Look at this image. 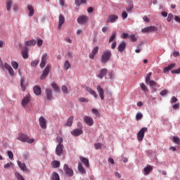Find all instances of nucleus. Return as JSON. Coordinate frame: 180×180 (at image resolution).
Returning a JSON list of instances; mask_svg holds the SVG:
<instances>
[{
    "label": "nucleus",
    "mask_w": 180,
    "mask_h": 180,
    "mask_svg": "<svg viewBox=\"0 0 180 180\" xmlns=\"http://www.w3.org/2000/svg\"><path fill=\"white\" fill-rule=\"evenodd\" d=\"M112 57V52L110 50L105 51L101 56V63L106 64Z\"/></svg>",
    "instance_id": "nucleus-1"
},
{
    "label": "nucleus",
    "mask_w": 180,
    "mask_h": 180,
    "mask_svg": "<svg viewBox=\"0 0 180 180\" xmlns=\"http://www.w3.org/2000/svg\"><path fill=\"white\" fill-rule=\"evenodd\" d=\"M148 84H149L150 86H151L152 88H154V86H155L157 85V83L154 80H150Z\"/></svg>",
    "instance_id": "nucleus-44"
},
{
    "label": "nucleus",
    "mask_w": 180,
    "mask_h": 180,
    "mask_svg": "<svg viewBox=\"0 0 180 180\" xmlns=\"http://www.w3.org/2000/svg\"><path fill=\"white\" fill-rule=\"evenodd\" d=\"M38 47H41L43 46V40L40 39H37V43Z\"/></svg>",
    "instance_id": "nucleus-55"
},
{
    "label": "nucleus",
    "mask_w": 180,
    "mask_h": 180,
    "mask_svg": "<svg viewBox=\"0 0 180 180\" xmlns=\"http://www.w3.org/2000/svg\"><path fill=\"white\" fill-rule=\"evenodd\" d=\"M158 28L155 26L146 27L142 29V33H148L150 32H156Z\"/></svg>",
    "instance_id": "nucleus-10"
},
{
    "label": "nucleus",
    "mask_w": 180,
    "mask_h": 180,
    "mask_svg": "<svg viewBox=\"0 0 180 180\" xmlns=\"http://www.w3.org/2000/svg\"><path fill=\"white\" fill-rule=\"evenodd\" d=\"M11 65L14 70H18V68H19V64L15 60L11 61Z\"/></svg>",
    "instance_id": "nucleus-37"
},
{
    "label": "nucleus",
    "mask_w": 180,
    "mask_h": 180,
    "mask_svg": "<svg viewBox=\"0 0 180 180\" xmlns=\"http://www.w3.org/2000/svg\"><path fill=\"white\" fill-rule=\"evenodd\" d=\"M6 6L8 12L11 11V8H12V0L7 1Z\"/></svg>",
    "instance_id": "nucleus-33"
},
{
    "label": "nucleus",
    "mask_w": 180,
    "mask_h": 180,
    "mask_svg": "<svg viewBox=\"0 0 180 180\" xmlns=\"http://www.w3.org/2000/svg\"><path fill=\"white\" fill-rule=\"evenodd\" d=\"M64 67L66 71L70 69V67H71V64H70V62L68 60H66L65 62Z\"/></svg>",
    "instance_id": "nucleus-41"
},
{
    "label": "nucleus",
    "mask_w": 180,
    "mask_h": 180,
    "mask_svg": "<svg viewBox=\"0 0 180 180\" xmlns=\"http://www.w3.org/2000/svg\"><path fill=\"white\" fill-rule=\"evenodd\" d=\"M115 39H116V32L112 33V36L109 39V43H112Z\"/></svg>",
    "instance_id": "nucleus-46"
},
{
    "label": "nucleus",
    "mask_w": 180,
    "mask_h": 180,
    "mask_svg": "<svg viewBox=\"0 0 180 180\" xmlns=\"http://www.w3.org/2000/svg\"><path fill=\"white\" fill-rule=\"evenodd\" d=\"M64 153V145L58 144L56 148V155H61Z\"/></svg>",
    "instance_id": "nucleus-9"
},
{
    "label": "nucleus",
    "mask_w": 180,
    "mask_h": 180,
    "mask_svg": "<svg viewBox=\"0 0 180 180\" xmlns=\"http://www.w3.org/2000/svg\"><path fill=\"white\" fill-rule=\"evenodd\" d=\"M27 9L30 11L29 16H33L34 15V8H33V6L32 5H28Z\"/></svg>",
    "instance_id": "nucleus-30"
},
{
    "label": "nucleus",
    "mask_w": 180,
    "mask_h": 180,
    "mask_svg": "<svg viewBox=\"0 0 180 180\" xmlns=\"http://www.w3.org/2000/svg\"><path fill=\"white\" fill-rule=\"evenodd\" d=\"M84 131H82V128L76 129L71 131V134L72 136H75L76 137H78V136H81Z\"/></svg>",
    "instance_id": "nucleus-14"
},
{
    "label": "nucleus",
    "mask_w": 180,
    "mask_h": 180,
    "mask_svg": "<svg viewBox=\"0 0 180 180\" xmlns=\"http://www.w3.org/2000/svg\"><path fill=\"white\" fill-rule=\"evenodd\" d=\"M23 82H25V79L22 78L20 79V86H21L22 91H26V87L25 86V85H23Z\"/></svg>",
    "instance_id": "nucleus-49"
},
{
    "label": "nucleus",
    "mask_w": 180,
    "mask_h": 180,
    "mask_svg": "<svg viewBox=\"0 0 180 180\" xmlns=\"http://www.w3.org/2000/svg\"><path fill=\"white\" fill-rule=\"evenodd\" d=\"M75 5L80 6L82 4H86V0H75Z\"/></svg>",
    "instance_id": "nucleus-35"
},
{
    "label": "nucleus",
    "mask_w": 180,
    "mask_h": 180,
    "mask_svg": "<svg viewBox=\"0 0 180 180\" xmlns=\"http://www.w3.org/2000/svg\"><path fill=\"white\" fill-rule=\"evenodd\" d=\"M99 51V46H96L93 49L91 53L89 54V58H91L94 60V57L98 53V51Z\"/></svg>",
    "instance_id": "nucleus-17"
},
{
    "label": "nucleus",
    "mask_w": 180,
    "mask_h": 180,
    "mask_svg": "<svg viewBox=\"0 0 180 180\" xmlns=\"http://www.w3.org/2000/svg\"><path fill=\"white\" fill-rule=\"evenodd\" d=\"M128 15L126 11H123L122 13V19H126L127 18Z\"/></svg>",
    "instance_id": "nucleus-60"
},
{
    "label": "nucleus",
    "mask_w": 180,
    "mask_h": 180,
    "mask_svg": "<svg viewBox=\"0 0 180 180\" xmlns=\"http://www.w3.org/2000/svg\"><path fill=\"white\" fill-rule=\"evenodd\" d=\"M172 108H173L175 110H176L177 109H179V103H176V104H174V105H172Z\"/></svg>",
    "instance_id": "nucleus-64"
},
{
    "label": "nucleus",
    "mask_w": 180,
    "mask_h": 180,
    "mask_svg": "<svg viewBox=\"0 0 180 180\" xmlns=\"http://www.w3.org/2000/svg\"><path fill=\"white\" fill-rule=\"evenodd\" d=\"M172 18H174V15L172 13H169L167 16V22H171Z\"/></svg>",
    "instance_id": "nucleus-61"
},
{
    "label": "nucleus",
    "mask_w": 180,
    "mask_h": 180,
    "mask_svg": "<svg viewBox=\"0 0 180 180\" xmlns=\"http://www.w3.org/2000/svg\"><path fill=\"white\" fill-rule=\"evenodd\" d=\"M173 142L175 144H177V146H180V139L178 136H174L173 137Z\"/></svg>",
    "instance_id": "nucleus-39"
},
{
    "label": "nucleus",
    "mask_w": 180,
    "mask_h": 180,
    "mask_svg": "<svg viewBox=\"0 0 180 180\" xmlns=\"http://www.w3.org/2000/svg\"><path fill=\"white\" fill-rule=\"evenodd\" d=\"M46 96L48 101H51V99L53 98V91L50 89H46Z\"/></svg>",
    "instance_id": "nucleus-18"
},
{
    "label": "nucleus",
    "mask_w": 180,
    "mask_h": 180,
    "mask_svg": "<svg viewBox=\"0 0 180 180\" xmlns=\"http://www.w3.org/2000/svg\"><path fill=\"white\" fill-rule=\"evenodd\" d=\"M17 140L22 143H27V140H29V136L25 134H19L17 136Z\"/></svg>",
    "instance_id": "nucleus-7"
},
{
    "label": "nucleus",
    "mask_w": 180,
    "mask_h": 180,
    "mask_svg": "<svg viewBox=\"0 0 180 180\" xmlns=\"http://www.w3.org/2000/svg\"><path fill=\"white\" fill-rule=\"evenodd\" d=\"M175 65H176V64L172 63L169 65L167 67L164 68L163 69L164 72H168V71H171V70H172V68H174Z\"/></svg>",
    "instance_id": "nucleus-28"
},
{
    "label": "nucleus",
    "mask_w": 180,
    "mask_h": 180,
    "mask_svg": "<svg viewBox=\"0 0 180 180\" xmlns=\"http://www.w3.org/2000/svg\"><path fill=\"white\" fill-rule=\"evenodd\" d=\"M141 88L142 90L144 91V92H146V91H148L147 86H146L144 83L141 84Z\"/></svg>",
    "instance_id": "nucleus-56"
},
{
    "label": "nucleus",
    "mask_w": 180,
    "mask_h": 180,
    "mask_svg": "<svg viewBox=\"0 0 180 180\" xmlns=\"http://www.w3.org/2000/svg\"><path fill=\"white\" fill-rule=\"evenodd\" d=\"M143 119V114L141 112H138L136 115V120H141Z\"/></svg>",
    "instance_id": "nucleus-45"
},
{
    "label": "nucleus",
    "mask_w": 180,
    "mask_h": 180,
    "mask_svg": "<svg viewBox=\"0 0 180 180\" xmlns=\"http://www.w3.org/2000/svg\"><path fill=\"white\" fill-rule=\"evenodd\" d=\"M117 19H119V16L112 14L108 17L106 22L107 23H115V22H116Z\"/></svg>",
    "instance_id": "nucleus-8"
},
{
    "label": "nucleus",
    "mask_w": 180,
    "mask_h": 180,
    "mask_svg": "<svg viewBox=\"0 0 180 180\" xmlns=\"http://www.w3.org/2000/svg\"><path fill=\"white\" fill-rule=\"evenodd\" d=\"M171 103H175V102H178V98L175 96H172L170 101Z\"/></svg>",
    "instance_id": "nucleus-59"
},
{
    "label": "nucleus",
    "mask_w": 180,
    "mask_h": 180,
    "mask_svg": "<svg viewBox=\"0 0 180 180\" xmlns=\"http://www.w3.org/2000/svg\"><path fill=\"white\" fill-rule=\"evenodd\" d=\"M144 175H148L150 172L153 171V166L151 165H148L146 167L144 168Z\"/></svg>",
    "instance_id": "nucleus-26"
},
{
    "label": "nucleus",
    "mask_w": 180,
    "mask_h": 180,
    "mask_svg": "<svg viewBox=\"0 0 180 180\" xmlns=\"http://www.w3.org/2000/svg\"><path fill=\"white\" fill-rule=\"evenodd\" d=\"M62 91H63V94H65V95H68V88H67L66 85L62 86Z\"/></svg>",
    "instance_id": "nucleus-42"
},
{
    "label": "nucleus",
    "mask_w": 180,
    "mask_h": 180,
    "mask_svg": "<svg viewBox=\"0 0 180 180\" xmlns=\"http://www.w3.org/2000/svg\"><path fill=\"white\" fill-rule=\"evenodd\" d=\"M36 40L32 39L30 41H27L25 42V49H27V47H32L33 46H36Z\"/></svg>",
    "instance_id": "nucleus-20"
},
{
    "label": "nucleus",
    "mask_w": 180,
    "mask_h": 180,
    "mask_svg": "<svg viewBox=\"0 0 180 180\" xmlns=\"http://www.w3.org/2000/svg\"><path fill=\"white\" fill-rule=\"evenodd\" d=\"M51 180H60V175L58 173L53 172Z\"/></svg>",
    "instance_id": "nucleus-36"
},
{
    "label": "nucleus",
    "mask_w": 180,
    "mask_h": 180,
    "mask_svg": "<svg viewBox=\"0 0 180 180\" xmlns=\"http://www.w3.org/2000/svg\"><path fill=\"white\" fill-rule=\"evenodd\" d=\"M172 74H180V68L177 70H172Z\"/></svg>",
    "instance_id": "nucleus-63"
},
{
    "label": "nucleus",
    "mask_w": 180,
    "mask_h": 180,
    "mask_svg": "<svg viewBox=\"0 0 180 180\" xmlns=\"http://www.w3.org/2000/svg\"><path fill=\"white\" fill-rule=\"evenodd\" d=\"M80 160L85 165L86 168H89V160L82 156L80 157Z\"/></svg>",
    "instance_id": "nucleus-25"
},
{
    "label": "nucleus",
    "mask_w": 180,
    "mask_h": 180,
    "mask_svg": "<svg viewBox=\"0 0 180 180\" xmlns=\"http://www.w3.org/2000/svg\"><path fill=\"white\" fill-rule=\"evenodd\" d=\"M51 165L53 168H58L60 165V161L58 160H53L51 163Z\"/></svg>",
    "instance_id": "nucleus-32"
},
{
    "label": "nucleus",
    "mask_w": 180,
    "mask_h": 180,
    "mask_svg": "<svg viewBox=\"0 0 180 180\" xmlns=\"http://www.w3.org/2000/svg\"><path fill=\"white\" fill-rule=\"evenodd\" d=\"M72 120H74V117L72 116L70 117L67 120L66 126L71 127V126H72Z\"/></svg>",
    "instance_id": "nucleus-31"
},
{
    "label": "nucleus",
    "mask_w": 180,
    "mask_h": 180,
    "mask_svg": "<svg viewBox=\"0 0 180 180\" xmlns=\"http://www.w3.org/2000/svg\"><path fill=\"white\" fill-rule=\"evenodd\" d=\"M129 39L131 41H137V38H136V35H130Z\"/></svg>",
    "instance_id": "nucleus-57"
},
{
    "label": "nucleus",
    "mask_w": 180,
    "mask_h": 180,
    "mask_svg": "<svg viewBox=\"0 0 180 180\" xmlns=\"http://www.w3.org/2000/svg\"><path fill=\"white\" fill-rule=\"evenodd\" d=\"M108 74V69L103 68L100 70V73L98 75V78H103L105 75Z\"/></svg>",
    "instance_id": "nucleus-21"
},
{
    "label": "nucleus",
    "mask_w": 180,
    "mask_h": 180,
    "mask_svg": "<svg viewBox=\"0 0 180 180\" xmlns=\"http://www.w3.org/2000/svg\"><path fill=\"white\" fill-rule=\"evenodd\" d=\"M22 56L23 58H25V59H26L29 57V56L27 55V48H25L22 51Z\"/></svg>",
    "instance_id": "nucleus-34"
},
{
    "label": "nucleus",
    "mask_w": 180,
    "mask_h": 180,
    "mask_svg": "<svg viewBox=\"0 0 180 180\" xmlns=\"http://www.w3.org/2000/svg\"><path fill=\"white\" fill-rule=\"evenodd\" d=\"M148 129L147 127H143L139 130L137 134V139L139 141H142L143 139H144V134L146 131H148Z\"/></svg>",
    "instance_id": "nucleus-2"
},
{
    "label": "nucleus",
    "mask_w": 180,
    "mask_h": 180,
    "mask_svg": "<svg viewBox=\"0 0 180 180\" xmlns=\"http://www.w3.org/2000/svg\"><path fill=\"white\" fill-rule=\"evenodd\" d=\"M56 140L57 143H58V144H63V137L58 136Z\"/></svg>",
    "instance_id": "nucleus-50"
},
{
    "label": "nucleus",
    "mask_w": 180,
    "mask_h": 180,
    "mask_svg": "<svg viewBox=\"0 0 180 180\" xmlns=\"http://www.w3.org/2000/svg\"><path fill=\"white\" fill-rule=\"evenodd\" d=\"M124 49H126V42L122 41L118 46V51H120V53H123V51H124Z\"/></svg>",
    "instance_id": "nucleus-23"
},
{
    "label": "nucleus",
    "mask_w": 180,
    "mask_h": 180,
    "mask_svg": "<svg viewBox=\"0 0 180 180\" xmlns=\"http://www.w3.org/2000/svg\"><path fill=\"white\" fill-rule=\"evenodd\" d=\"M127 37H129V34H127V33H122L121 34L122 39H127Z\"/></svg>",
    "instance_id": "nucleus-62"
},
{
    "label": "nucleus",
    "mask_w": 180,
    "mask_h": 180,
    "mask_svg": "<svg viewBox=\"0 0 180 180\" xmlns=\"http://www.w3.org/2000/svg\"><path fill=\"white\" fill-rule=\"evenodd\" d=\"M77 22L79 25H84V23H86L88 22V16L82 15L77 18Z\"/></svg>",
    "instance_id": "nucleus-12"
},
{
    "label": "nucleus",
    "mask_w": 180,
    "mask_h": 180,
    "mask_svg": "<svg viewBox=\"0 0 180 180\" xmlns=\"http://www.w3.org/2000/svg\"><path fill=\"white\" fill-rule=\"evenodd\" d=\"M39 122L41 128H42L44 130L47 129V120H46V118H44V117H40L39 119Z\"/></svg>",
    "instance_id": "nucleus-5"
},
{
    "label": "nucleus",
    "mask_w": 180,
    "mask_h": 180,
    "mask_svg": "<svg viewBox=\"0 0 180 180\" xmlns=\"http://www.w3.org/2000/svg\"><path fill=\"white\" fill-rule=\"evenodd\" d=\"M133 8H134V6H133V4H129L128 7H127V12H131L133 10Z\"/></svg>",
    "instance_id": "nucleus-51"
},
{
    "label": "nucleus",
    "mask_w": 180,
    "mask_h": 180,
    "mask_svg": "<svg viewBox=\"0 0 180 180\" xmlns=\"http://www.w3.org/2000/svg\"><path fill=\"white\" fill-rule=\"evenodd\" d=\"M94 147H95L96 150H101V148H102V143H95Z\"/></svg>",
    "instance_id": "nucleus-48"
},
{
    "label": "nucleus",
    "mask_w": 180,
    "mask_h": 180,
    "mask_svg": "<svg viewBox=\"0 0 180 180\" xmlns=\"http://www.w3.org/2000/svg\"><path fill=\"white\" fill-rule=\"evenodd\" d=\"M51 86L56 92H60V87H58V85H57L56 83H52Z\"/></svg>",
    "instance_id": "nucleus-38"
},
{
    "label": "nucleus",
    "mask_w": 180,
    "mask_h": 180,
    "mask_svg": "<svg viewBox=\"0 0 180 180\" xmlns=\"http://www.w3.org/2000/svg\"><path fill=\"white\" fill-rule=\"evenodd\" d=\"M1 68H5L6 70H7V71H8V74L11 75V77L15 76V71L12 68V66H11L9 64H8L6 63H4V65H2Z\"/></svg>",
    "instance_id": "nucleus-3"
},
{
    "label": "nucleus",
    "mask_w": 180,
    "mask_h": 180,
    "mask_svg": "<svg viewBox=\"0 0 180 180\" xmlns=\"http://www.w3.org/2000/svg\"><path fill=\"white\" fill-rule=\"evenodd\" d=\"M64 22H65V18H64V15L60 14L59 15V23L58 26V29H61V27L63 26V25H64Z\"/></svg>",
    "instance_id": "nucleus-19"
},
{
    "label": "nucleus",
    "mask_w": 180,
    "mask_h": 180,
    "mask_svg": "<svg viewBox=\"0 0 180 180\" xmlns=\"http://www.w3.org/2000/svg\"><path fill=\"white\" fill-rule=\"evenodd\" d=\"M15 176H16L17 179H18V180H25L23 176L22 175H20V174H19V172H15Z\"/></svg>",
    "instance_id": "nucleus-47"
},
{
    "label": "nucleus",
    "mask_w": 180,
    "mask_h": 180,
    "mask_svg": "<svg viewBox=\"0 0 180 180\" xmlns=\"http://www.w3.org/2000/svg\"><path fill=\"white\" fill-rule=\"evenodd\" d=\"M151 75H152V73H151V72H148V73L146 75V84H148V82L151 80V79H150Z\"/></svg>",
    "instance_id": "nucleus-40"
},
{
    "label": "nucleus",
    "mask_w": 180,
    "mask_h": 180,
    "mask_svg": "<svg viewBox=\"0 0 180 180\" xmlns=\"http://www.w3.org/2000/svg\"><path fill=\"white\" fill-rule=\"evenodd\" d=\"M79 102H84L85 103H88V99L84 97H80L78 99Z\"/></svg>",
    "instance_id": "nucleus-53"
},
{
    "label": "nucleus",
    "mask_w": 180,
    "mask_h": 180,
    "mask_svg": "<svg viewBox=\"0 0 180 180\" xmlns=\"http://www.w3.org/2000/svg\"><path fill=\"white\" fill-rule=\"evenodd\" d=\"M78 171L79 172H80V174H86V170H85V168L84 167V166H82V163L81 162L78 163Z\"/></svg>",
    "instance_id": "nucleus-22"
},
{
    "label": "nucleus",
    "mask_w": 180,
    "mask_h": 180,
    "mask_svg": "<svg viewBox=\"0 0 180 180\" xmlns=\"http://www.w3.org/2000/svg\"><path fill=\"white\" fill-rule=\"evenodd\" d=\"M33 91L35 95H37V96H39V95H41V88H40V86H34Z\"/></svg>",
    "instance_id": "nucleus-24"
},
{
    "label": "nucleus",
    "mask_w": 180,
    "mask_h": 180,
    "mask_svg": "<svg viewBox=\"0 0 180 180\" xmlns=\"http://www.w3.org/2000/svg\"><path fill=\"white\" fill-rule=\"evenodd\" d=\"M167 94H168V90H167V89L162 90L160 92L161 96H165V95H167Z\"/></svg>",
    "instance_id": "nucleus-58"
},
{
    "label": "nucleus",
    "mask_w": 180,
    "mask_h": 180,
    "mask_svg": "<svg viewBox=\"0 0 180 180\" xmlns=\"http://www.w3.org/2000/svg\"><path fill=\"white\" fill-rule=\"evenodd\" d=\"M49 58V55L47 53H44L41 56V60L40 63L41 68H44L47 63V59Z\"/></svg>",
    "instance_id": "nucleus-6"
},
{
    "label": "nucleus",
    "mask_w": 180,
    "mask_h": 180,
    "mask_svg": "<svg viewBox=\"0 0 180 180\" xmlns=\"http://www.w3.org/2000/svg\"><path fill=\"white\" fill-rule=\"evenodd\" d=\"M63 169L66 173V175H68V176L71 177L74 176V171L72 170V169L68 167V165H64Z\"/></svg>",
    "instance_id": "nucleus-4"
},
{
    "label": "nucleus",
    "mask_w": 180,
    "mask_h": 180,
    "mask_svg": "<svg viewBox=\"0 0 180 180\" xmlns=\"http://www.w3.org/2000/svg\"><path fill=\"white\" fill-rule=\"evenodd\" d=\"M12 167H13V163H12L11 162H9L4 165V168H6V169H9V168H12Z\"/></svg>",
    "instance_id": "nucleus-43"
},
{
    "label": "nucleus",
    "mask_w": 180,
    "mask_h": 180,
    "mask_svg": "<svg viewBox=\"0 0 180 180\" xmlns=\"http://www.w3.org/2000/svg\"><path fill=\"white\" fill-rule=\"evenodd\" d=\"M29 102H30V95H27L22 98L21 105L23 106V108H26V106H27L29 104Z\"/></svg>",
    "instance_id": "nucleus-11"
},
{
    "label": "nucleus",
    "mask_w": 180,
    "mask_h": 180,
    "mask_svg": "<svg viewBox=\"0 0 180 180\" xmlns=\"http://www.w3.org/2000/svg\"><path fill=\"white\" fill-rule=\"evenodd\" d=\"M86 91H87V92L89 93L91 95H93L94 98H98V94H96V91L92 90L91 87H86Z\"/></svg>",
    "instance_id": "nucleus-27"
},
{
    "label": "nucleus",
    "mask_w": 180,
    "mask_h": 180,
    "mask_svg": "<svg viewBox=\"0 0 180 180\" xmlns=\"http://www.w3.org/2000/svg\"><path fill=\"white\" fill-rule=\"evenodd\" d=\"M50 68H51L50 65H46V67L44 70L42 76L41 77V79H44V78H46V77L49 75V72H50Z\"/></svg>",
    "instance_id": "nucleus-15"
},
{
    "label": "nucleus",
    "mask_w": 180,
    "mask_h": 180,
    "mask_svg": "<svg viewBox=\"0 0 180 180\" xmlns=\"http://www.w3.org/2000/svg\"><path fill=\"white\" fill-rule=\"evenodd\" d=\"M17 162H18V167L20 168V169L22 171H26V169H27V168L26 167V164H25L19 160Z\"/></svg>",
    "instance_id": "nucleus-29"
},
{
    "label": "nucleus",
    "mask_w": 180,
    "mask_h": 180,
    "mask_svg": "<svg viewBox=\"0 0 180 180\" xmlns=\"http://www.w3.org/2000/svg\"><path fill=\"white\" fill-rule=\"evenodd\" d=\"M84 120L87 126H94V119L89 116H85Z\"/></svg>",
    "instance_id": "nucleus-13"
},
{
    "label": "nucleus",
    "mask_w": 180,
    "mask_h": 180,
    "mask_svg": "<svg viewBox=\"0 0 180 180\" xmlns=\"http://www.w3.org/2000/svg\"><path fill=\"white\" fill-rule=\"evenodd\" d=\"M97 91L100 96L101 99L103 101V99H105V94H104L103 89H102V86L99 85L97 86Z\"/></svg>",
    "instance_id": "nucleus-16"
},
{
    "label": "nucleus",
    "mask_w": 180,
    "mask_h": 180,
    "mask_svg": "<svg viewBox=\"0 0 180 180\" xmlns=\"http://www.w3.org/2000/svg\"><path fill=\"white\" fill-rule=\"evenodd\" d=\"M7 154H8V158H10V160H13V153H12V151L8 150L7 152Z\"/></svg>",
    "instance_id": "nucleus-54"
},
{
    "label": "nucleus",
    "mask_w": 180,
    "mask_h": 180,
    "mask_svg": "<svg viewBox=\"0 0 180 180\" xmlns=\"http://www.w3.org/2000/svg\"><path fill=\"white\" fill-rule=\"evenodd\" d=\"M38 64H39V60H33L31 63V67H37Z\"/></svg>",
    "instance_id": "nucleus-52"
}]
</instances>
